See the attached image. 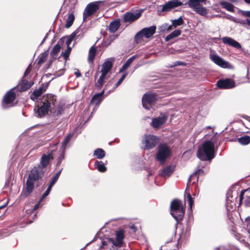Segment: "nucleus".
Masks as SVG:
<instances>
[{"instance_id":"nucleus-1","label":"nucleus","mask_w":250,"mask_h":250,"mask_svg":"<svg viewBox=\"0 0 250 250\" xmlns=\"http://www.w3.org/2000/svg\"><path fill=\"white\" fill-rule=\"evenodd\" d=\"M45 170L42 167L38 165L35 166L30 171L26 181V188L24 192L25 197L29 196L32 192L34 188V183H39L43 177Z\"/></svg>"},{"instance_id":"nucleus-2","label":"nucleus","mask_w":250,"mask_h":250,"mask_svg":"<svg viewBox=\"0 0 250 250\" xmlns=\"http://www.w3.org/2000/svg\"><path fill=\"white\" fill-rule=\"evenodd\" d=\"M214 144L210 141H207L199 147L197 156L201 160L210 161L214 157Z\"/></svg>"},{"instance_id":"nucleus-3","label":"nucleus","mask_w":250,"mask_h":250,"mask_svg":"<svg viewBox=\"0 0 250 250\" xmlns=\"http://www.w3.org/2000/svg\"><path fill=\"white\" fill-rule=\"evenodd\" d=\"M48 99H45L42 102V105L36 106L34 108L35 116L37 117H42L47 114L49 108L51 107V104H54V96L51 95L47 96Z\"/></svg>"},{"instance_id":"nucleus-4","label":"nucleus","mask_w":250,"mask_h":250,"mask_svg":"<svg viewBox=\"0 0 250 250\" xmlns=\"http://www.w3.org/2000/svg\"><path fill=\"white\" fill-rule=\"evenodd\" d=\"M170 214L177 222L183 220L185 214V209L181 205V201L174 199L171 202Z\"/></svg>"},{"instance_id":"nucleus-5","label":"nucleus","mask_w":250,"mask_h":250,"mask_svg":"<svg viewBox=\"0 0 250 250\" xmlns=\"http://www.w3.org/2000/svg\"><path fill=\"white\" fill-rule=\"evenodd\" d=\"M101 1H96L89 3L85 8L83 12V21L86 22L90 18L95 14L100 9Z\"/></svg>"},{"instance_id":"nucleus-6","label":"nucleus","mask_w":250,"mask_h":250,"mask_svg":"<svg viewBox=\"0 0 250 250\" xmlns=\"http://www.w3.org/2000/svg\"><path fill=\"white\" fill-rule=\"evenodd\" d=\"M156 29V27L155 25L143 28L135 36V42L137 43L142 42L143 37L147 39L150 38L155 34Z\"/></svg>"},{"instance_id":"nucleus-7","label":"nucleus","mask_w":250,"mask_h":250,"mask_svg":"<svg viewBox=\"0 0 250 250\" xmlns=\"http://www.w3.org/2000/svg\"><path fill=\"white\" fill-rule=\"evenodd\" d=\"M170 154L171 150L167 144H160L156 157L158 161L163 163L170 156Z\"/></svg>"},{"instance_id":"nucleus-8","label":"nucleus","mask_w":250,"mask_h":250,"mask_svg":"<svg viewBox=\"0 0 250 250\" xmlns=\"http://www.w3.org/2000/svg\"><path fill=\"white\" fill-rule=\"evenodd\" d=\"M157 99V95L153 92L145 93L142 97L143 107L147 110H150Z\"/></svg>"},{"instance_id":"nucleus-9","label":"nucleus","mask_w":250,"mask_h":250,"mask_svg":"<svg viewBox=\"0 0 250 250\" xmlns=\"http://www.w3.org/2000/svg\"><path fill=\"white\" fill-rule=\"evenodd\" d=\"M238 193L235 190L228 191L226 197V208L227 210L232 209L236 206V203L238 198Z\"/></svg>"},{"instance_id":"nucleus-10","label":"nucleus","mask_w":250,"mask_h":250,"mask_svg":"<svg viewBox=\"0 0 250 250\" xmlns=\"http://www.w3.org/2000/svg\"><path fill=\"white\" fill-rule=\"evenodd\" d=\"M14 88H12L9 90L6 94L5 95L2 103V107L4 108L8 107V104H11L10 106H11V104L16 99V93L14 91Z\"/></svg>"},{"instance_id":"nucleus-11","label":"nucleus","mask_w":250,"mask_h":250,"mask_svg":"<svg viewBox=\"0 0 250 250\" xmlns=\"http://www.w3.org/2000/svg\"><path fill=\"white\" fill-rule=\"evenodd\" d=\"M210 60L217 65L224 68H231V65L227 61L224 60L221 57L213 54L210 55Z\"/></svg>"},{"instance_id":"nucleus-12","label":"nucleus","mask_w":250,"mask_h":250,"mask_svg":"<svg viewBox=\"0 0 250 250\" xmlns=\"http://www.w3.org/2000/svg\"><path fill=\"white\" fill-rule=\"evenodd\" d=\"M217 85L219 88L221 89H231L235 86V83L233 80L227 78L218 80Z\"/></svg>"},{"instance_id":"nucleus-13","label":"nucleus","mask_w":250,"mask_h":250,"mask_svg":"<svg viewBox=\"0 0 250 250\" xmlns=\"http://www.w3.org/2000/svg\"><path fill=\"white\" fill-rule=\"evenodd\" d=\"M159 138L154 135H146L144 144L145 145L144 148L146 149H150L153 148L158 143Z\"/></svg>"},{"instance_id":"nucleus-14","label":"nucleus","mask_w":250,"mask_h":250,"mask_svg":"<svg viewBox=\"0 0 250 250\" xmlns=\"http://www.w3.org/2000/svg\"><path fill=\"white\" fill-rule=\"evenodd\" d=\"M182 4L183 3L178 0H171L162 6L161 12L164 13L168 12L173 8L182 5Z\"/></svg>"},{"instance_id":"nucleus-15","label":"nucleus","mask_w":250,"mask_h":250,"mask_svg":"<svg viewBox=\"0 0 250 250\" xmlns=\"http://www.w3.org/2000/svg\"><path fill=\"white\" fill-rule=\"evenodd\" d=\"M167 116L162 115L152 120L151 125L154 128H158L162 126L167 120Z\"/></svg>"},{"instance_id":"nucleus-16","label":"nucleus","mask_w":250,"mask_h":250,"mask_svg":"<svg viewBox=\"0 0 250 250\" xmlns=\"http://www.w3.org/2000/svg\"><path fill=\"white\" fill-rule=\"evenodd\" d=\"M222 41L223 43L232 46L235 48L238 49L242 48V46L240 43L231 37H224L222 38Z\"/></svg>"},{"instance_id":"nucleus-17","label":"nucleus","mask_w":250,"mask_h":250,"mask_svg":"<svg viewBox=\"0 0 250 250\" xmlns=\"http://www.w3.org/2000/svg\"><path fill=\"white\" fill-rule=\"evenodd\" d=\"M141 13L126 12L124 16V21L125 22L131 23L138 19L141 16Z\"/></svg>"},{"instance_id":"nucleus-18","label":"nucleus","mask_w":250,"mask_h":250,"mask_svg":"<svg viewBox=\"0 0 250 250\" xmlns=\"http://www.w3.org/2000/svg\"><path fill=\"white\" fill-rule=\"evenodd\" d=\"M124 231L122 229L117 231L116 233V239H114V246L121 247L123 244L124 239Z\"/></svg>"},{"instance_id":"nucleus-19","label":"nucleus","mask_w":250,"mask_h":250,"mask_svg":"<svg viewBox=\"0 0 250 250\" xmlns=\"http://www.w3.org/2000/svg\"><path fill=\"white\" fill-rule=\"evenodd\" d=\"M53 158L52 153H49L47 155L43 154L41 157V167H42L43 169L48 166L50 160Z\"/></svg>"},{"instance_id":"nucleus-20","label":"nucleus","mask_w":250,"mask_h":250,"mask_svg":"<svg viewBox=\"0 0 250 250\" xmlns=\"http://www.w3.org/2000/svg\"><path fill=\"white\" fill-rule=\"evenodd\" d=\"M188 5L189 7L201 16H206L208 13L206 8L204 7L200 6V5Z\"/></svg>"},{"instance_id":"nucleus-21","label":"nucleus","mask_w":250,"mask_h":250,"mask_svg":"<svg viewBox=\"0 0 250 250\" xmlns=\"http://www.w3.org/2000/svg\"><path fill=\"white\" fill-rule=\"evenodd\" d=\"M204 174V171L202 169H199L196 170L194 173L192 174L189 177L188 179V182L187 183L186 190L188 189V185L191 183V180L193 178L195 177V181L192 183V184H194L198 181L199 176L202 175Z\"/></svg>"},{"instance_id":"nucleus-22","label":"nucleus","mask_w":250,"mask_h":250,"mask_svg":"<svg viewBox=\"0 0 250 250\" xmlns=\"http://www.w3.org/2000/svg\"><path fill=\"white\" fill-rule=\"evenodd\" d=\"M174 167L169 166L162 169L160 172V175L164 177H169L174 171Z\"/></svg>"},{"instance_id":"nucleus-23","label":"nucleus","mask_w":250,"mask_h":250,"mask_svg":"<svg viewBox=\"0 0 250 250\" xmlns=\"http://www.w3.org/2000/svg\"><path fill=\"white\" fill-rule=\"evenodd\" d=\"M120 20L117 19L112 21L108 26V30L111 33H115L120 26Z\"/></svg>"},{"instance_id":"nucleus-24","label":"nucleus","mask_w":250,"mask_h":250,"mask_svg":"<svg viewBox=\"0 0 250 250\" xmlns=\"http://www.w3.org/2000/svg\"><path fill=\"white\" fill-rule=\"evenodd\" d=\"M45 91V89H44L42 86L39 87V89L34 90L32 94L31 95V99H32L33 101H35L39 97H40Z\"/></svg>"},{"instance_id":"nucleus-25","label":"nucleus","mask_w":250,"mask_h":250,"mask_svg":"<svg viewBox=\"0 0 250 250\" xmlns=\"http://www.w3.org/2000/svg\"><path fill=\"white\" fill-rule=\"evenodd\" d=\"M112 67V63L111 61H106L102 65L101 72L108 73Z\"/></svg>"},{"instance_id":"nucleus-26","label":"nucleus","mask_w":250,"mask_h":250,"mask_svg":"<svg viewBox=\"0 0 250 250\" xmlns=\"http://www.w3.org/2000/svg\"><path fill=\"white\" fill-rule=\"evenodd\" d=\"M136 55L132 56L130 57L127 61L125 62V63L122 66L121 70H120V72L124 71L126 70L129 66L130 65L131 63L133 62V61L136 58Z\"/></svg>"},{"instance_id":"nucleus-27","label":"nucleus","mask_w":250,"mask_h":250,"mask_svg":"<svg viewBox=\"0 0 250 250\" xmlns=\"http://www.w3.org/2000/svg\"><path fill=\"white\" fill-rule=\"evenodd\" d=\"M96 54V48L95 45L91 47L88 52V60L89 62H93Z\"/></svg>"},{"instance_id":"nucleus-28","label":"nucleus","mask_w":250,"mask_h":250,"mask_svg":"<svg viewBox=\"0 0 250 250\" xmlns=\"http://www.w3.org/2000/svg\"><path fill=\"white\" fill-rule=\"evenodd\" d=\"M61 46L60 44V42H59L53 47L52 50L50 52V55L52 58L56 59L58 56V53L60 51Z\"/></svg>"},{"instance_id":"nucleus-29","label":"nucleus","mask_w":250,"mask_h":250,"mask_svg":"<svg viewBox=\"0 0 250 250\" xmlns=\"http://www.w3.org/2000/svg\"><path fill=\"white\" fill-rule=\"evenodd\" d=\"M93 155L97 159H102L105 156V153L104 149L99 148L94 150Z\"/></svg>"},{"instance_id":"nucleus-30","label":"nucleus","mask_w":250,"mask_h":250,"mask_svg":"<svg viewBox=\"0 0 250 250\" xmlns=\"http://www.w3.org/2000/svg\"><path fill=\"white\" fill-rule=\"evenodd\" d=\"M181 34V31L180 30H175L172 32L170 34L168 35L166 38H165V41L168 42L169 40L175 38L179 36H180Z\"/></svg>"},{"instance_id":"nucleus-31","label":"nucleus","mask_w":250,"mask_h":250,"mask_svg":"<svg viewBox=\"0 0 250 250\" xmlns=\"http://www.w3.org/2000/svg\"><path fill=\"white\" fill-rule=\"evenodd\" d=\"M33 84V83L29 82L26 80H22V85L21 87L20 91L21 92H22L28 90L31 87Z\"/></svg>"},{"instance_id":"nucleus-32","label":"nucleus","mask_w":250,"mask_h":250,"mask_svg":"<svg viewBox=\"0 0 250 250\" xmlns=\"http://www.w3.org/2000/svg\"><path fill=\"white\" fill-rule=\"evenodd\" d=\"M95 166L97 170L101 172H104L106 171L107 168L104 166V164L102 161H96L95 162Z\"/></svg>"},{"instance_id":"nucleus-33","label":"nucleus","mask_w":250,"mask_h":250,"mask_svg":"<svg viewBox=\"0 0 250 250\" xmlns=\"http://www.w3.org/2000/svg\"><path fill=\"white\" fill-rule=\"evenodd\" d=\"M114 239L111 238H106L102 241V245L101 248H104V246H108L109 247H113L114 245Z\"/></svg>"},{"instance_id":"nucleus-34","label":"nucleus","mask_w":250,"mask_h":250,"mask_svg":"<svg viewBox=\"0 0 250 250\" xmlns=\"http://www.w3.org/2000/svg\"><path fill=\"white\" fill-rule=\"evenodd\" d=\"M104 97H101L95 94L92 98L91 104L95 105H99L103 100Z\"/></svg>"},{"instance_id":"nucleus-35","label":"nucleus","mask_w":250,"mask_h":250,"mask_svg":"<svg viewBox=\"0 0 250 250\" xmlns=\"http://www.w3.org/2000/svg\"><path fill=\"white\" fill-rule=\"evenodd\" d=\"M79 31L80 30L79 28H78L68 37L66 41L67 46H69L70 45L71 42L73 41V40H74L75 38L77 36V34L79 32Z\"/></svg>"},{"instance_id":"nucleus-36","label":"nucleus","mask_w":250,"mask_h":250,"mask_svg":"<svg viewBox=\"0 0 250 250\" xmlns=\"http://www.w3.org/2000/svg\"><path fill=\"white\" fill-rule=\"evenodd\" d=\"M74 19H75V17L73 13H71V14H69V15L66 20V24L65 25V27L66 28H68L70 27H71V25L73 23Z\"/></svg>"},{"instance_id":"nucleus-37","label":"nucleus","mask_w":250,"mask_h":250,"mask_svg":"<svg viewBox=\"0 0 250 250\" xmlns=\"http://www.w3.org/2000/svg\"><path fill=\"white\" fill-rule=\"evenodd\" d=\"M184 23V21L182 17H180L177 19H175L172 21V26H174V28L177 27L178 26L182 25Z\"/></svg>"},{"instance_id":"nucleus-38","label":"nucleus","mask_w":250,"mask_h":250,"mask_svg":"<svg viewBox=\"0 0 250 250\" xmlns=\"http://www.w3.org/2000/svg\"><path fill=\"white\" fill-rule=\"evenodd\" d=\"M239 143L243 145H246L250 143V136H245L238 139Z\"/></svg>"},{"instance_id":"nucleus-39","label":"nucleus","mask_w":250,"mask_h":250,"mask_svg":"<svg viewBox=\"0 0 250 250\" xmlns=\"http://www.w3.org/2000/svg\"><path fill=\"white\" fill-rule=\"evenodd\" d=\"M221 4L223 8L226 9L229 11L233 12L234 11V6L230 3L226 1H223L221 2Z\"/></svg>"},{"instance_id":"nucleus-40","label":"nucleus","mask_w":250,"mask_h":250,"mask_svg":"<svg viewBox=\"0 0 250 250\" xmlns=\"http://www.w3.org/2000/svg\"><path fill=\"white\" fill-rule=\"evenodd\" d=\"M72 137L71 134H68L67 136H66L63 139V141L62 143V151H64L66 145L69 142L71 138Z\"/></svg>"},{"instance_id":"nucleus-41","label":"nucleus","mask_w":250,"mask_h":250,"mask_svg":"<svg viewBox=\"0 0 250 250\" xmlns=\"http://www.w3.org/2000/svg\"><path fill=\"white\" fill-rule=\"evenodd\" d=\"M235 21L236 22V21ZM237 22L240 23L242 26L247 29H250V19H247L245 20H241L237 21Z\"/></svg>"},{"instance_id":"nucleus-42","label":"nucleus","mask_w":250,"mask_h":250,"mask_svg":"<svg viewBox=\"0 0 250 250\" xmlns=\"http://www.w3.org/2000/svg\"><path fill=\"white\" fill-rule=\"evenodd\" d=\"M47 55L48 53L47 52H44L42 54L39 58L38 63L39 64H41L45 62Z\"/></svg>"},{"instance_id":"nucleus-43","label":"nucleus","mask_w":250,"mask_h":250,"mask_svg":"<svg viewBox=\"0 0 250 250\" xmlns=\"http://www.w3.org/2000/svg\"><path fill=\"white\" fill-rule=\"evenodd\" d=\"M160 30L162 32H168L172 30V25H169L168 24L165 23L160 27Z\"/></svg>"},{"instance_id":"nucleus-44","label":"nucleus","mask_w":250,"mask_h":250,"mask_svg":"<svg viewBox=\"0 0 250 250\" xmlns=\"http://www.w3.org/2000/svg\"><path fill=\"white\" fill-rule=\"evenodd\" d=\"M104 80L102 79L101 78H99L98 81L95 83V87L97 90H100L101 89L104 83Z\"/></svg>"},{"instance_id":"nucleus-45","label":"nucleus","mask_w":250,"mask_h":250,"mask_svg":"<svg viewBox=\"0 0 250 250\" xmlns=\"http://www.w3.org/2000/svg\"><path fill=\"white\" fill-rule=\"evenodd\" d=\"M206 1L207 0H189L187 4L190 5H200V2L205 3Z\"/></svg>"},{"instance_id":"nucleus-46","label":"nucleus","mask_w":250,"mask_h":250,"mask_svg":"<svg viewBox=\"0 0 250 250\" xmlns=\"http://www.w3.org/2000/svg\"><path fill=\"white\" fill-rule=\"evenodd\" d=\"M187 201L189 208L191 209L192 206L193 205L194 200L190 193H188L187 194Z\"/></svg>"},{"instance_id":"nucleus-47","label":"nucleus","mask_w":250,"mask_h":250,"mask_svg":"<svg viewBox=\"0 0 250 250\" xmlns=\"http://www.w3.org/2000/svg\"><path fill=\"white\" fill-rule=\"evenodd\" d=\"M127 75V73H125L122 77L120 78V79L119 80V81L117 82V83L115 84L113 89H116L118 86H119L121 83H122V82L124 80L125 78L126 77Z\"/></svg>"},{"instance_id":"nucleus-48","label":"nucleus","mask_w":250,"mask_h":250,"mask_svg":"<svg viewBox=\"0 0 250 250\" xmlns=\"http://www.w3.org/2000/svg\"><path fill=\"white\" fill-rule=\"evenodd\" d=\"M61 171H62V170H61L59 171L58 172H57L56 173L55 175L52 178L51 181L54 182H55V183H56L58 179H59V177L60 176V174L61 173Z\"/></svg>"},{"instance_id":"nucleus-49","label":"nucleus","mask_w":250,"mask_h":250,"mask_svg":"<svg viewBox=\"0 0 250 250\" xmlns=\"http://www.w3.org/2000/svg\"><path fill=\"white\" fill-rule=\"evenodd\" d=\"M244 204L246 207H250V196H246Z\"/></svg>"},{"instance_id":"nucleus-50","label":"nucleus","mask_w":250,"mask_h":250,"mask_svg":"<svg viewBox=\"0 0 250 250\" xmlns=\"http://www.w3.org/2000/svg\"><path fill=\"white\" fill-rule=\"evenodd\" d=\"M240 12L243 16L250 18V11L241 10Z\"/></svg>"},{"instance_id":"nucleus-51","label":"nucleus","mask_w":250,"mask_h":250,"mask_svg":"<svg viewBox=\"0 0 250 250\" xmlns=\"http://www.w3.org/2000/svg\"><path fill=\"white\" fill-rule=\"evenodd\" d=\"M248 191V189L241 190L240 195L239 196V204H241L242 203V200L243 199V196H244L245 193L247 192Z\"/></svg>"},{"instance_id":"nucleus-52","label":"nucleus","mask_w":250,"mask_h":250,"mask_svg":"<svg viewBox=\"0 0 250 250\" xmlns=\"http://www.w3.org/2000/svg\"><path fill=\"white\" fill-rule=\"evenodd\" d=\"M63 111V108L62 107H58V109L55 111V114L57 116L61 115Z\"/></svg>"},{"instance_id":"nucleus-53","label":"nucleus","mask_w":250,"mask_h":250,"mask_svg":"<svg viewBox=\"0 0 250 250\" xmlns=\"http://www.w3.org/2000/svg\"><path fill=\"white\" fill-rule=\"evenodd\" d=\"M51 190L47 189L45 192L42 194L41 198V201H42L46 196H47Z\"/></svg>"},{"instance_id":"nucleus-54","label":"nucleus","mask_w":250,"mask_h":250,"mask_svg":"<svg viewBox=\"0 0 250 250\" xmlns=\"http://www.w3.org/2000/svg\"><path fill=\"white\" fill-rule=\"evenodd\" d=\"M70 53L66 50H65L64 52L62 53V56L65 60H66L68 58Z\"/></svg>"},{"instance_id":"nucleus-55","label":"nucleus","mask_w":250,"mask_h":250,"mask_svg":"<svg viewBox=\"0 0 250 250\" xmlns=\"http://www.w3.org/2000/svg\"><path fill=\"white\" fill-rule=\"evenodd\" d=\"M179 65H185V63L180 61H177L174 62L173 66H176Z\"/></svg>"},{"instance_id":"nucleus-56","label":"nucleus","mask_w":250,"mask_h":250,"mask_svg":"<svg viewBox=\"0 0 250 250\" xmlns=\"http://www.w3.org/2000/svg\"><path fill=\"white\" fill-rule=\"evenodd\" d=\"M64 156L63 154L62 156H60L59 157H58L57 162L58 165H60L61 163L62 160L64 159Z\"/></svg>"},{"instance_id":"nucleus-57","label":"nucleus","mask_w":250,"mask_h":250,"mask_svg":"<svg viewBox=\"0 0 250 250\" xmlns=\"http://www.w3.org/2000/svg\"><path fill=\"white\" fill-rule=\"evenodd\" d=\"M41 202H42V201H41V199H40V201L34 207L33 210H36V209H37L39 208Z\"/></svg>"},{"instance_id":"nucleus-58","label":"nucleus","mask_w":250,"mask_h":250,"mask_svg":"<svg viewBox=\"0 0 250 250\" xmlns=\"http://www.w3.org/2000/svg\"><path fill=\"white\" fill-rule=\"evenodd\" d=\"M100 72L102 73V74L99 78H101L102 79H103L104 80L106 79V76L107 75V73H104L103 72H101V71H100Z\"/></svg>"},{"instance_id":"nucleus-59","label":"nucleus","mask_w":250,"mask_h":250,"mask_svg":"<svg viewBox=\"0 0 250 250\" xmlns=\"http://www.w3.org/2000/svg\"><path fill=\"white\" fill-rule=\"evenodd\" d=\"M30 69L29 67H28L25 70L24 73V75L23 76V78L24 77H25L28 74H29L30 73Z\"/></svg>"},{"instance_id":"nucleus-60","label":"nucleus","mask_w":250,"mask_h":250,"mask_svg":"<svg viewBox=\"0 0 250 250\" xmlns=\"http://www.w3.org/2000/svg\"><path fill=\"white\" fill-rule=\"evenodd\" d=\"M56 183L51 181L50 182V183L47 188L48 189L51 190V188H52V187L53 186V185L55 184Z\"/></svg>"},{"instance_id":"nucleus-61","label":"nucleus","mask_w":250,"mask_h":250,"mask_svg":"<svg viewBox=\"0 0 250 250\" xmlns=\"http://www.w3.org/2000/svg\"><path fill=\"white\" fill-rule=\"evenodd\" d=\"M56 183L51 181L50 182V183L47 188L48 189L51 190V188H52V187L53 186V185L55 184Z\"/></svg>"},{"instance_id":"nucleus-62","label":"nucleus","mask_w":250,"mask_h":250,"mask_svg":"<svg viewBox=\"0 0 250 250\" xmlns=\"http://www.w3.org/2000/svg\"><path fill=\"white\" fill-rule=\"evenodd\" d=\"M74 74L76 77L77 78L80 77L81 76V74L79 71H76Z\"/></svg>"},{"instance_id":"nucleus-63","label":"nucleus","mask_w":250,"mask_h":250,"mask_svg":"<svg viewBox=\"0 0 250 250\" xmlns=\"http://www.w3.org/2000/svg\"><path fill=\"white\" fill-rule=\"evenodd\" d=\"M104 89L101 92L99 93H97L96 94L98 95V96L101 97H103V95L104 94Z\"/></svg>"},{"instance_id":"nucleus-64","label":"nucleus","mask_w":250,"mask_h":250,"mask_svg":"<svg viewBox=\"0 0 250 250\" xmlns=\"http://www.w3.org/2000/svg\"><path fill=\"white\" fill-rule=\"evenodd\" d=\"M67 46V49L66 50L70 53L72 47H70V45Z\"/></svg>"}]
</instances>
